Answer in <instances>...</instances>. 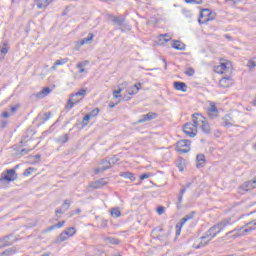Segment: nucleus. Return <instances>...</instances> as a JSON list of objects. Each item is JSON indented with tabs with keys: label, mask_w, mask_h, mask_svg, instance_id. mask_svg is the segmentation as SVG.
Listing matches in <instances>:
<instances>
[{
	"label": "nucleus",
	"mask_w": 256,
	"mask_h": 256,
	"mask_svg": "<svg viewBox=\"0 0 256 256\" xmlns=\"http://www.w3.org/2000/svg\"><path fill=\"white\" fill-rule=\"evenodd\" d=\"M172 47L177 51H185V44L179 40L174 41V43L172 44Z\"/></svg>",
	"instance_id": "obj_20"
},
{
	"label": "nucleus",
	"mask_w": 256,
	"mask_h": 256,
	"mask_svg": "<svg viewBox=\"0 0 256 256\" xmlns=\"http://www.w3.org/2000/svg\"><path fill=\"white\" fill-rule=\"evenodd\" d=\"M195 215H197V212L195 211L190 212L180 220V223H182V225H185L187 221H191V219H195Z\"/></svg>",
	"instance_id": "obj_18"
},
{
	"label": "nucleus",
	"mask_w": 256,
	"mask_h": 256,
	"mask_svg": "<svg viewBox=\"0 0 256 256\" xmlns=\"http://www.w3.org/2000/svg\"><path fill=\"white\" fill-rule=\"evenodd\" d=\"M104 171L103 166L95 169V173H103Z\"/></svg>",
	"instance_id": "obj_62"
},
{
	"label": "nucleus",
	"mask_w": 256,
	"mask_h": 256,
	"mask_svg": "<svg viewBox=\"0 0 256 256\" xmlns=\"http://www.w3.org/2000/svg\"><path fill=\"white\" fill-rule=\"evenodd\" d=\"M29 151H32V149L22 148L21 150H18L12 154V157H16L17 159H21L24 155H27Z\"/></svg>",
	"instance_id": "obj_15"
},
{
	"label": "nucleus",
	"mask_w": 256,
	"mask_h": 256,
	"mask_svg": "<svg viewBox=\"0 0 256 256\" xmlns=\"http://www.w3.org/2000/svg\"><path fill=\"white\" fill-rule=\"evenodd\" d=\"M93 37H95V35H93L91 33L88 34V37H86V38L81 40V45H85V44L89 45V44H91V42L93 41Z\"/></svg>",
	"instance_id": "obj_29"
},
{
	"label": "nucleus",
	"mask_w": 256,
	"mask_h": 256,
	"mask_svg": "<svg viewBox=\"0 0 256 256\" xmlns=\"http://www.w3.org/2000/svg\"><path fill=\"white\" fill-rule=\"evenodd\" d=\"M61 207L63 210L69 211V207H71V201L66 199Z\"/></svg>",
	"instance_id": "obj_41"
},
{
	"label": "nucleus",
	"mask_w": 256,
	"mask_h": 256,
	"mask_svg": "<svg viewBox=\"0 0 256 256\" xmlns=\"http://www.w3.org/2000/svg\"><path fill=\"white\" fill-rule=\"evenodd\" d=\"M149 177H151L150 173H144V174L140 175V180L143 181L145 179H149Z\"/></svg>",
	"instance_id": "obj_56"
},
{
	"label": "nucleus",
	"mask_w": 256,
	"mask_h": 256,
	"mask_svg": "<svg viewBox=\"0 0 256 256\" xmlns=\"http://www.w3.org/2000/svg\"><path fill=\"white\" fill-rule=\"evenodd\" d=\"M0 181H7V183H11L13 181H17V172L15 169H8L1 174Z\"/></svg>",
	"instance_id": "obj_5"
},
{
	"label": "nucleus",
	"mask_w": 256,
	"mask_h": 256,
	"mask_svg": "<svg viewBox=\"0 0 256 256\" xmlns=\"http://www.w3.org/2000/svg\"><path fill=\"white\" fill-rule=\"evenodd\" d=\"M66 212H67V210L63 209L62 206H61L60 208H57V209L55 210V214H56V215H63V213H66Z\"/></svg>",
	"instance_id": "obj_51"
},
{
	"label": "nucleus",
	"mask_w": 256,
	"mask_h": 256,
	"mask_svg": "<svg viewBox=\"0 0 256 256\" xmlns=\"http://www.w3.org/2000/svg\"><path fill=\"white\" fill-rule=\"evenodd\" d=\"M103 169L102 171H107V169H111V162L109 160H102L101 164Z\"/></svg>",
	"instance_id": "obj_31"
},
{
	"label": "nucleus",
	"mask_w": 256,
	"mask_h": 256,
	"mask_svg": "<svg viewBox=\"0 0 256 256\" xmlns=\"http://www.w3.org/2000/svg\"><path fill=\"white\" fill-rule=\"evenodd\" d=\"M55 225H56V229H61V227H63V225H65V221L58 222Z\"/></svg>",
	"instance_id": "obj_59"
},
{
	"label": "nucleus",
	"mask_w": 256,
	"mask_h": 256,
	"mask_svg": "<svg viewBox=\"0 0 256 256\" xmlns=\"http://www.w3.org/2000/svg\"><path fill=\"white\" fill-rule=\"evenodd\" d=\"M67 239H69V236L67 235V233L65 231H63L58 238L55 240V243L57 245H59V243H63V241H67Z\"/></svg>",
	"instance_id": "obj_22"
},
{
	"label": "nucleus",
	"mask_w": 256,
	"mask_h": 256,
	"mask_svg": "<svg viewBox=\"0 0 256 256\" xmlns=\"http://www.w3.org/2000/svg\"><path fill=\"white\" fill-rule=\"evenodd\" d=\"M0 53L2 55L0 61H3V59H5V55L9 53V43L3 42L2 44H0Z\"/></svg>",
	"instance_id": "obj_14"
},
{
	"label": "nucleus",
	"mask_w": 256,
	"mask_h": 256,
	"mask_svg": "<svg viewBox=\"0 0 256 256\" xmlns=\"http://www.w3.org/2000/svg\"><path fill=\"white\" fill-rule=\"evenodd\" d=\"M182 13L183 15H185V17H188V18L193 17V13H191V10H187V8L182 9Z\"/></svg>",
	"instance_id": "obj_46"
},
{
	"label": "nucleus",
	"mask_w": 256,
	"mask_h": 256,
	"mask_svg": "<svg viewBox=\"0 0 256 256\" xmlns=\"http://www.w3.org/2000/svg\"><path fill=\"white\" fill-rule=\"evenodd\" d=\"M87 95V90L86 89H80L78 92L75 94H71L70 99L68 100V103L66 105L67 111H71L77 103H79V99H75V97H85Z\"/></svg>",
	"instance_id": "obj_4"
},
{
	"label": "nucleus",
	"mask_w": 256,
	"mask_h": 256,
	"mask_svg": "<svg viewBox=\"0 0 256 256\" xmlns=\"http://www.w3.org/2000/svg\"><path fill=\"white\" fill-rule=\"evenodd\" d=\"M133 89H135V91L133 92H129V95H137V93H139L140 89H141V83L135 84L133 86Z\"/></svg>",
	"instance_id": "obj_35"
},
{
	"label": "nucleus",
	"mask_w": 256,
	"mask_h": 256,
	"mask_svg": "<svg viewBox=\"0 0 256 256\" xmlns=\"http://www.w3.org/2000/svg\"><path fill=\"white\" fill-rule=\"evenodd\" d=\"M3 247H7V244H5L3 238H0V249H3Z\"/></svg>",
	"instance_id": "obj_60"
},
{
	"label": "nucleus",
	"mask_w": 256,
	"mask_h": 256,
	"mask_svg": "<svg viewBox=\"0 0 256 256\" xmlns=\"http://www.w3.org/2000/svg\"><path fill=\"white\" fill-rule=\"evenodd\" d=\"M185 3H188L190 5H201L203 3V0H184Z\"/></svg>",
	"instance_id": "obj_42"
},
{
	"label": "nucleus",
	"mask_w": 256,
	"mask_h": 256,
	"mask_svg": "<svg viewBox=\"0 0 256 256\" xmlns=\"http://www.w3.org/2000/svg\"><path fill=\"white\" fill-rule=\"evenodd\" d=\"M42 119H43L44 122L49 121V119H51V112L44 113Z\"/></svg>",
	"instance_id": "obj_53"
},
{
	"label": "nucleus",
	"mask_w": 256,
	"mask_h": 256,
	"mask_svg": "<svg viewBox=\"0 0 256 256\" xmlns=\"http://www.w3.org/2000/svg\"><path fill=\"white\" fill-rule=\"evenodd\" d=\"M120 177H123L124 179H129L130 181H135L136 179L135 174L131 172H122L120 173Z\"/></svg>",
	"instance_id": "obj_23"
},
{
	"label": "nucleus",
	"mask_w": 256,
	"mask_h": 256,
	"mask_svg": "<svg viewBox=\"0 0 256 256\" xmlns=\"http://www.w3.org/2000/svg\"><path fill=\"white\" fill-rule=\"evenodd\" d=\"M256 229V219L248 222L246 225L240 227V228H235L234 230L226 233V237H229L232 233H235L233 235V238L237 237H245V235H249L251 231H255Z\"/></svg>",
	"instance_id": "obj_2"
},
{
	"label": "nucleus",
	"mask_w": 256,
	"mask_h": 256,
	"mask_svg": "<svg viewBox=\"0 0 256 256\" xmlns=\"http://www.w3.org/2000/svg\"><path fill=\"white\" fill-rule=\"evenodd\" d=\"M183 225L182 222H179L176 224V237H179V235H181V229H183Z\"/></svg>",
	"instance_id": "obj_38"
},
{
	"label": "nucleus",
	"mask_w": 256,
	"mask_h": 256,
	"mask_svg": "<svg viewBox=\"0 0 256 256\" xmlns=\"http://www.w3.org/2000/svg\"><path fill=\"white\" fill-rule=\"evenodd\" d=\"M110 161V165H115L117 164V162L119 161V158H117L116 156H113L112 158L109 159Z\"/></svg>",
	"instance_id": "obj_54"
},
{
	"label": "nucleus",
	"mask_w": 256,
	"mask_h": 256,
	"mask_svg": "<svg viewBox=\"0 0 256 256\" xmlns=\"http://www.w3.org/2000/svg\"><path fill=\"white\" fill-rule=\"evenodd\" d=\"M177 167H178L179 171H181V172L185 171V167L183 166V164L180 163L177 165Z\"/></svg>",
	"instance_id": "obj_64"
},
{
	"label": "nucleus",
	"mask_w": 256,
	"mask_h": 256,
	"mask_svg": "<svg viewBox=\"0 0 256 256\" xmlns=\"http://www.w3.org/2000/svg\"><path fill=\"white\" fill-rule=\"evenodd\" d=\"M105 241L109 242L110 245H119V243H121V241L115 237H106Z\"/></svg>",
	"instance_id": "obj_30"
},
{
	"label": "nucleus",
	"mask_w": 256,
	"mask_h": 256,
	"mask_svg": "<svg viewBox=\"0 0 256 256\" xmlns=\"http://www.w3.org/2000/svg\"><path fill=\"white\" fill-rule=\"evenodd\" d=\"M15 253H17V248L12 247L4 250L2 253H0V256H12L15 255Z\"/></svg>",
	"instance_id": "obj_21"
},
{
	"label": "nucleus",
	"mask_w": 256,
	"mask_h": 256,
	"mask_svg": "<svg viewBox=\"0 0 256 256\" xmlns=\"http://www.w3.org/2000/svg\"><path fill=\"white\" fill-rule=\"evenodd\" d=\"M64 232H66V235L68 237H73V235L77 233V231L75 230V227H69L67 230H64Z\"/></svg>",
	"instance_id": "obj_33"
},
{
	"label": "nucleus",
	"mask_w": 256,
	"mask_h": 256,
	"mask_svg": "<svg viewBox=\"0 0 256 256\" xmlns=\"http://www.w3.org/2000/svg\"><path fill=\"white\" fill-rule=\"evenodd\" d=\"M2 240H4L6 247L13 245V241H15V239H13V235L5 236Z\"/></svg>",
	"instance_id": "obj_28"
},
{
	"label": "nucleus",
	"mask_w": 256,
	"mask_h": 256,
	"mask_svg": "<svg viewBox=\"0 0 256 256\" xmlns=\"http://www.w3.org/2000/svg\"><path fill=\"white\" fill-rule=\"evenodd\" d=\"M185 74L188 75V77H193V75H195V69L188 68Z\"/></svg>",
	"instance_id": "obj_49"
},
{
	"label": "nucleus",
	"mask_w": 256,
	"mask_h": 256,
	"mask_svg": "<svg viewBox=\"0 0 256 256\" xmlns=\"http://www.w3.org/2000/svg\"><path fill=\"white\" fill-rule=\"evenodd\" d=\"M157 213H158V215H163V213H165V207H163V206L158 207Z\"/></svg>",
	"instance_id": "obj_57"
},
{
	"label": "nucleus",
	"mask_w": 256,
	"mask_h": 256,
	"mask_svg": "<svg viewBox=\"0 0 256 256\" xmlns=\"http://www.w3.org/2000/svg\"><path fill=\"white\" fill-rule=\"evenodd\" d=\"M177 151L178 153H189V151H191V148L189 146L185 148H178Z\"/></svg>",
	"instance_id": "obj_50"
},
{
	"label": "nucleus",
	"mask_w": 256,
	"mask_h": 256,
	"mask_svg": "<svg viewBox=\"0 0 256 256\" xmlns=\"http://www.w3.org/2000/svg\"><path fill=\"white\" fill-rule=\"evenodd\" d=\"M109 19H111L113 25H117L121 31H125L123 27H125V17L123 16H115L113 14L109 15Z\"/></svg>",
	"instance_id": "obj_6"
},
{
	"label": "nucleus",
	"mask_w": 256,
	"mask_h": 256,
	"mask_svg": "<svg viewBox=\"0 0 256 256\" xmlns=\"http://www.w3.org/2000/svg\"><path fill=\"white\" fill-rule=\"evenodd\" d=\"M214 72H215V73H218V74H220V75H223V73H225V72L223 71V68L221 67V65L215 66V67H214Z\"/></svg>",
	"instance_id": "obj_47"
},
{
	"label": "nucleus",
	"mask_w": 256,
	"mask_h": 256,
	"mask_svg": "<svg viewBox=\"0 0 256 256\" xmlns=\"http://www.w3.org/2000/svg\"><path fill=\"white\" fill-rule=\"evenodd\" d=\"M230 225H233V222H231V218L223 219L222 221L218 222L217 224H214L211 228H209L208 231L205 232V235L201 237L200 244L196 247V249H200V247H206V245H209L210 241H213L223 229L226 227H229Z\"/></svg>",
	"instance_id": "obj_1"
},
{
	"label": "nucleus",
	"mask_w": 256,
	"mask_h": 256,
	"mask_svg": "<svg viewBox=\"0 0 256 256\" xmlns=\"http://www.w3.org/2000/svg\"><path fill=\"white\" fill-rule=\"evenodd\" d=\"M91 119V115L90 114H86L82 120V129L86 127V125H88L87 121H89Z\"/></svg>",
	"instance_id": "obj_39"
},
{
	"label": "nucleus",
	"mask_w": 256,
	"mask_h": 256,
	"mask_svg": "<svg viewBox=\"0 0 256 256\" xmlns=\"http://www.w3.org/2000/svg\"><path fill=\"white\" fill-rule=\"evenodd\" d=\"M173 85L176 91H182L183 93H187V84L185 82L175 81Z\"/></svg>",
	"instance_id": "obj_12"
},
{
	"label": "nucleus",
	"mask_w": 256,
	"mask_h": 256,
	"mask_svg": "<svg viewBox=\"0 0 256 256\" xmlns=\"http://www.w3.org/2000/svg\"><path fill=\"white\" fill-rule=\"evenodd\" d=\"M199 17L200 18L198 19V23L200 25H205V24L209 23V21H213V19H215V14H213L211 9L204 8L201 10Z\"/></svg>",
	"instance_id": "obj_3"
},
{
	"label": "nucleus",
	"mask_w": 256,
	"mask_h": 256,
	"mask_svg": "<svg viewBox=\"0 0 256 256\" xmlns=\"http://www.w3.org/2000/svg\"><path fill=\"white\" fill-rule=\"evenodd\" d=\"M191 146V141L189 140H180L177 143V149H182L184 147H190Z\"/></svg>",
	"instance_id": "obj_26"
},
{
	"label": "nucleus",
	"mask_w": 256,
	"mask_h": 256,
	"mask_svg": "<svg viewBox=\"0 0 256 256\" xmlns=\"http://www.w3.org/2000/svg\"><path fill=\"white\" fill-rule=\"evenodd\" d=\"M85 65H87V63H85V62H79V63L76 65V67H77V69H83V67H85Z\"/></svg>",
	"instance_id": "obj_58"
},
{
	"label": "nucleus",
	"mask_w": 256,
	"mask_h": 256,
	"mask_svg": "<svg viewBox=\"0 0 256 256\" xmlns=\"http://www.w3.org/2000/svg\"><path fill=\"white\" fill-rule=\"evenodd\" d=\"M33 171H35V168L33 167H29L28 169H26L23 173L24 177H29V175H31L33 173Z\"/></svg>",
	"instance_id": "obj_44"
},
{
	"label": "nucleus",
	"mask_w": 256,
	"mask_h": 256,
	"mask_svg": "<svg viewBox=\"0 0 256 256\" xmlns=\"http://www.w3.org/2000/svg\"><path fill=\"white\" fill-rule=\"evenodd\" d=\"M192 121H193L192 124L195 125V127L197 128V127H201V125L207 121V118H205L200 113H194L192 115Z\"/></svg>",
	"instance_id": "obj_9"
},
{
	"label": "nucleus",
	"mask_w": 256,
	"mask_h": 256,
	"mask_svg": "<svg viewBox=\"0 0 256 256\" xmlns=\"http://www.w3.org/2000/svg\"><path fill=\"white\" fill-rule=\"evenodd\" d=\"M2 117H4V119L9 118V117H10L9 112L4 111V112L2 113Z\"/></svg>",
	"instance_id": "obj_63"
},
{
	"label": "nucleus",
	"mask_w": 256,
	"mask_h": 256,
	"mask_svg": "<svg viewBox=\"0 0 256 256\" xmlns=\"http://www.w3.org/2000/svg\"><path fill=\"white\" fill-rule=\"evenodd\" d=\"M230 83H231V80L229 79V77H224L219 81L220 87H224V88L229 87Z\"/></svg>",
	"instance_id": "obj_27"
},
{
	"label": "nucleus",
	"mask_w": 256,
	"mask_h": 256,
	"mask_svg": "<svg viewBox=\"0 0 256 256\" xmlns=\"http://www.w3.org/2000/svg\"><path fill=\"white\" fill-rule=\"evenodd\" d=\"M183 131L188 137H195L197 135V128L195 124L188 122L184 124Z\"/></svg>",
	"instance_id": "obj_7"
},
{
	"label": "nucleus",
	"mask_w": 256,
	"mask_h": 256,
	"mask_svg": "<svg viewBox=\"0 0 256 256\" xmlns=\"http://www.w3.org/2000/svg\"><path fill=\"white\" fill-rule=\"evenodd\" d=\"M3 247H7V244H5L3 238H0V249H3Z\"/></svg>",
	"instance_id": "obj_61"
},
{
	"label": "nucleus",
	"mask_w": 256,
	"mask_h": 256,
	"mask_svg": "<svg viewBox=\"0 0 256 256\" xmlns=\"http://www.w3.org/2000/svg\"><path fill=\"white\" fill-rule=\"evenodd\" d=\"M200 126H201V130L206 135H209L211 133V126L208 124L207 120Z\"/></svg>",
	"instance_id": "obj_25"
},
{
	"label": "nucleus",
	"mask_w": 256,
	"mask_h": 256,
	"mask_svg": "<svg viewBox=\"0 0 256 256\" xmlns=\"http://www.w3.org/2000/svg\"><path fill=\"white\" fill-rule=\"evenodd\" d=\"M65 63H67V59L56 60L54 65L52 66V69L55 71V69H57V66L65 65Z\"/></svg>",
	"instance_id": "obj_32"
},
{
	"label": "nucleus",
	"mask_w": 256,
	"mask_h": 256,
	"mask_svg": "<svg viewBox=\"0 0 256 256\" xmlns=\"http://www.w3.org/2000/svg\"><path fill=\"white\" fill-rule=\"evenodd\" d=\"M38 9H43V7H49V0H44L37 3Z\"/></svg>",
	"instance_id": "obj_36"
},
{
	"label": "nucleus",
	"mask_w": 256,
	"mask_h": 256,
	"mask_svg": "<svg viewBox=\"0 0 256 256\" xmlns=\"http://www.w3.org/2000/svg\"><path fill=\"white\" fill-rule=\"evenodd\" d=\"M220 67H222V71H228L229 67H231V63L230 62H222L220 63Z\"/></svg>",
	"instance_id": "obj_43"
},
{
	"label": "nucleus",
	"mask_w": 256,
	"mask_h": 256,
	"mask_svg": "<svg viewBox=\"0 0 256 256\" xmlns=\"http://www.w3.org/2000/svg\"><path fill=\"white\" fill-rule=\"evenodd\" d=\"M219 114V109H217V106L214 102L210 103V107L207 109V115L210 119H215L217 115Z\"/></svg>",
	"instance_id": "obj_10"
},
{
	"label": "nucleus",
	"mask_w": 256,
	"mask_h": 256,
	"mask_svg": "<svg viewBox=\"0 0 256 256\" xmlns=\"http://www.w3.org/2000/svg\"><path fill=\"white\" fill-rule=\"evenodd\" d=\"M67 141H69V134H63L56 139V143H59L60 145L67 143Z\"/></svg>",
	"instance_id": "obj_24"
},
{
	"label": "nucleus",
	"mask_w": 256,
	"mask_h": 256,
	"mask_svg": "<svg viewBox=\"0 0 256 256\" xmlns=\"http://www.w3.org/2000/svg\"><path fill=\"white\" fill-rule=\"evenodd\" d=\"M49 93H51L50 88H49V87H45V88H43L40 92H38V93L36 94V97H37L38 99H44V97H47V95H49Z\"/></svg>",
	"instance_id": "obj_19"
},
{
	"label": "nucleus",
	"mask_w": 256,
	"mask_h": 256,
	"mask_svg": "<svg viewBox=\"0 0 256 256\" xmlns=\"http://www.w3.org/2000/svg\"><path fill=\"white\" fill-rule=\"evenodd\" d=\"M153 119H157V113L149 112L148 114L142 115L141 118L137 121V123H147V121H153Z\"/></svg>",
	"instance_id": "obj_11"
},
{
	"label": "nucleus",
	"mask_w": 256,
	"mask_h": 256,
	"mask_svg": "<svg viewBox=\"0 0 256 256\" xmlns=\"http://www.w3.org/2000/svg\"><path fill=\"white\" fill-rule=\"evenodd\" d=\"M223 126L224 127H233V123H235V121L233 120V118L231 117V115L227 114L223 119Z\"/></svg>",
	"instance_id": "obj_16"
},
{
	"label": "nucleus",
	"mask_w": 256,
	"mask_h": 256,
	"mask_svg": "<svg viewBox=\"0 0 256 256\" xmlns=\"http://www.w3.org/2000/svg\"><path fill=\"white\" fill-rule=\"evenodd\" d=\"M107 179L101 178L99 180H96L94 183L91 184V187L93 189H101V187H105L107 185Z\"/></svg>",
	"instance_id": "obj_13"
},
{
	"label": "nucleus",
	"mask_w": 256,
	"mask_h": 256,
	"mask_svg": "<svg viewBox=\"0 0 256 256\" xmlns=\"http://www.w3.org/2000/svg\"><path fill=\"white\" fill-rule=\"evenodd\" d=\"M100 111L101 110L99 108H95L90 113H88V115H90V117H97V115H99Z\"/></svg>",
	"instance_id": "obj_45"
},
{
	"label": "nucleus",
	"mask_w": 256,
	"mask_h": 256,
	"mask_svg": "<svg viewBox=\"0 0 256 256\" xmlns=\"http://www.w3.org/2000/svg\"><path fill=\"white\" fill-rule=\"evenodd\" d=\"M159 37L160 41H164V43L171 41V36H169V34H161Z\"/></svg>",
	"instance_id": "obj_40"
},
{
	"label": "nucleus",
	"mask_w": 256,
	"mask_h": 256,
	"mask_svg": "<svg viewBox=\"0 0 256 256\" xmlns=\"http://www.w3.org/2000/svg\"><path fill=\"white\" fill-rule=\"evenodd\" d=\"M121 91H123V89H121V88H119L118 90L113 91L114 99H119V97H121V95H120Z\"/></svg>",
	"instance_id": "obj_48"
},
{
	"label": "nucleus",
	"mask_w": 256,
	"mask_h": 256,
	"mask_svg": "<svg viewBox=\"0 0 256 256\" xmlns=\"http://www.w3.org/2000/svg\"><path fill=\"white\" fill-rule=\"evenodd\" d=\"M256 187V177L253 180L245 182L242 186L238 188L239 193H245V191H249V189H255Z\"/></svg>",
	"instance_id": "obj_8"
},
{
	"label": "nucleus",
	"mask_w": 256,
	"mask_h": 256,
	"mask_svg": "<svg viewBox=\"0 0 256 256\" xmlns=\"http://www.w3.org/2000/svg\"><path fill=\"white\" fill-rule=\"evenodd\" d=\"M17 109H19V106L14 105L10 108V113L11 115H15V113H17Z\"/></svg>",
	"instance_id": "obj_55"
},
{
	"label": "nucleus",
	"mask_w": 256,
	"mask_h": 256,
	"mask_svg": "<svg viewBox=\"0 0 256 256\" xmlns=\"http://www.w3.org/2000/svg\"><path fill=\"white\" fill-rule=\"evenodd\" d=\"M183 203V195H178L177 209H181V204Z\"/></svg>",
	"instance_id": "obj_52"
},
{
	"label": "nucleus",
	"mask_w": 256,
	"mask_h": 256,
	"mask_svg": "<svg viewBox=\"0 0 256 256\" xmlns=\"http://www.w3.org/2000/svg\"><path fill=\"white\" fill-rule=\"evenodd\" d=\"M247 67H249V69H255L256 67V57L250 59L247 63Z\"/></svg>",
	"instance_id": "obj_34"
},
{
	"label": "nucleus",
	"mask_w": 256,
	"mask_h": 256,
	"mask_svg": "<svg viewBox=\"0 0 256 256\" xmlns=\"http://www.w3.org/2000/svg\"><path fill=\"white\" fill-rule=\"evenodd\" d=\"M112 217H121V210L119 208H113L111 210Z\"/></svg>",
	"instance_id": "obj_37"
},
{
	"label": "nucleus",
	"mask_w": 256,
	"mask_h": 256,
	"mask_svg": "<svg viewBox=\"0 0 256 256\" xmlns=\"http://www.w3.org/2000/svg\"><path fill=\"white\" fill-rule=\"evenodd\" d=\"M196 161H197V164H196L197 169H201V167H205V155L198 154L196 156Z\"/></svg>",
	"instance_id": "obj_17"
}]
</instances>
